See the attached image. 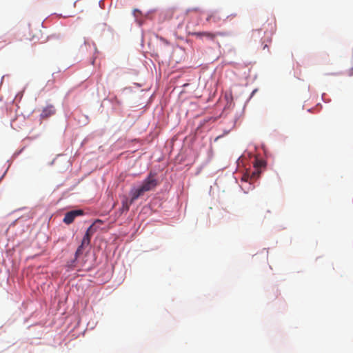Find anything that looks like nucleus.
Returning a JSON list of instances; mask_svg holds the SVG:
<instances>
[{
    "label": "nucleus",
    "mask_w": 353,
    "mask_h": 353,
    "mask_svg": "<svg viewBox=\"0 0 353 353\" xmlns=\"http://www.w3.org/2000/svg\"><path fill=\"white\" fill-rule=\"evenodd\" d=\"M158 185L157 180L155 178V174L150 172L148 177L143 181L141 186L138 188L132 189L133 199H137L145 192L154 190Z\"/></svg>",
    "instance_id": "obj_1"
},
{
    "label": "nucleus",
    "mask_w": 353,
    "mask_h": 353,
    "mask_svg": "<svg viewBox=\"0 0 353 353\" xmlns=\"http://www.w3.org/2000/svg\"><path fill=\"white\" fill-rule=\"evenodd\" d=\"M190 34L192 36H195L198 39H202L205 37L207 40L215 42L216 39L218 37H225L226 36V33L224 32H209V31H203V32H194L190 33Z\"/></svg>",
    "instance_id": "obj_2"
},
{
    "label": "nucleus",
    "mask_w": 353,
    "mask_h": 353,
    "mask_svg": "<svg viewBox=\"0 0 353 353\" xmlns=\"http://www.w3.org/2000/svg\"><path fill=\"white\" fill-rule=\"evenodd\" d=\"M83 214V211L81 210H74L68 212L64 216L63 222L66 224L72 223L74 219L78 216Z\"/></svg>",
    "instance_id": "obj_3"
},
{
    "label": "nucleus",
    "mask_w": 353,
    "mask_h": 353,
    "mask_svg": "<svg viewBox=\"0 0 353 353\" xmlns=\"http://www.w3.org/2000/svg\"><path fill=\"white\" fill-rule=\"evenodd\" d=\"M55 114V108L52 105H48L46 107H45L41 114L40 117L41 119H48V117L52 116Z\"/></svg>",
    "instance_id": "obj_4"
},
{
    "label": "nucleus",
    "mask_w": 353,
    "mask_h": 353,
    "mask_svg": "<svg viewBox=\"0 0 353 353\" xmlns=\"http://www.w3.org/2000/svg\"><path fill=\"white\" fill-rule=\"evenodd\" d=\"M130 194H131V199H130V201H128L127 199H125L122 201V208H121V210H122L123 212H128L129 210V209H130V205L136 200V199H133V191H132V190L130 191Z\"/></svg>",
    "instance_id": "obj_5"
},
{
    "label": "nucleus",
    "mask_w": 353,
    "mask_h": 353,
    "mask_svg": "<svg viewBox=\"0 0 353 353\" xmlns=\"http://www.w3.org/2000/svg\"><path fill=\"white\" fill-rule=\"evenodd\" d=\"M221 19V17L216 12H212L209 13L206 17V21L209 23H216Z\"/></svg>",
    "instance_id": "obj_6"
},
{
    "label": "nucleus",
    "mask_w": 353,
    "mask_h": 353,
    "mask_svg": "<svg viewBox=\"0 0 353 353\" xmlns=\"http://www.w3.org/2000/svg\"><path fill=\"white\" fill-rule=\"evenodd\" d=\"M92 234H93L92 225H91L88 228V230L82 239V241H84V243H89V244L90 243V238H91V236L92 235Z\"/></svg>",
    "instance_id": "obj_7"
},
{
    "label": "nucleus",
    "mask_w": 353,
    "mask_h": 353,
    "mask_svg": "<svg viewBox=\"0 0 353 353\" xmlns=\"http://www.w3.org/2000/svg\"><path fill=\"white\" fill-rule=\"evenodd\" d=\"M90 244L89 243H84V241H81V245L78 247L76 252H75V258H74V260L73 262H74L83 253V250L84 249L85 247H87Z\"/></svg>",
    "instance_id": "obj_8"
},
{
    "label": "nucleus",
    "mask_w": 353,
    "mask_h": 353,
    "mask_svg": "<svg viewBox=\"0 0 353 353\" xmlns=\"http://www.w3.org/2000/svg\"><path fill=\"white\" fill-rule=\"evenodd\" d=\"M90 244L89 243H84V241H81V245L78 247L76 252H75V258H74V260L73 262H74L83 253V250L84 249L85 247H87Z\"/></svg>",
    "instance_id": "obj_9"
},
{
    "label": "nucleus",
    "mask_w": 353,
    "mask_h": 353,
    "mask_svg": "<svg viewBox=\"0 0 353 353\" xmlns=\"http://www.w3.org/2000/svg\"><path fill=\"white\" fill-rule=\"evenodd\" d=\"M90 244L89 243H84V241H81V245L78 247L76 252H75V258H74V260L73 262H74L83 253V250L84 249L85 247H87Z\"/></svg>",
    "instance_id": "obj_10"
},
{
    "label": "nucleus",
    "mask_w": 353,
    "mask_h": 353,
    "mask_svg": "<svg viewBox=\"0 0 353 353\" xmlns=\"http://www.w3.org/2000/svg\"><path fill=\"white\" fill-rule=\"evenodd\" d=\"M260 32H261L260 30H252L251 37L253 38L254 37L255 34H256V33L259 34Z\"/></svg>",
    "instance_id": "obj_11"
},
{
    "label": "nucleus",
    "mask_w": 353,
    "mask_h": 353,
    "mask_svg": "<svg viewBox=\"0 0 353 353\" xmlns=\"http://www.w3.org/2000/svg\"><path fill=\"white\" fill-rule=\"evenodd\" d=\"M83 43H84L85 44H86V43H87V41H86V39H84V40H83Z\"/></svg>",
    "instance_id": "obj_12"
},
{
    "label": "nucleus",
    "mask_w": 353,
    "mask_h": 353,
    "mask_svg": "<svg viewBox=\"0 0 353 353\" xmlns=\"http://www.w3.org/2000/svg\"><path fill=\"white\" fill-rule=\"evenodd\" d=\"M352 70H351V72H350V76H352Z\"/></svg>",
    "instance_id": "obj_13"
},
{
    "label": "nucleus",
    "mask_w": 353,
    "mask_h": 353,
    "mask_svg": "<svg viewBox=\"0 0 353 353\" xmlns=\"http://www.w3.org/2000/svg\"><path fill=\"white\" fill-rule=\"evenodd\" d=\"M267 47H268V45H266V44H265V45L264 46L263 48H267Z\"/></svg>",
    "instance_id": "obj_14"
}]
</instances>
